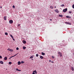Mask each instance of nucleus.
<instances>
[{
    "mask_svg": "<svg viewBox=\"0 0 74 74\" xmlns=\"http://www.w3.org/2000/svg\"><path fill=\"white\" fill-rule=\"evenodd\" d=\"M64 5L63 4V5H61V6H62V7H64Z\"/></svg>",
    "mask_w": 74,
    "mask_h": 74,
    "instance_id": "28",
    "label": "nucleus"
},
{
    "mask_svg": "<svg viewBox=\"0 0 74 74\" xmlns=\"http://www.w3.org/2000/svg\"><path fill=\"white\" fill-rule=\"evenodd\" d=\"M50 21H52V19H50Z\"/></svg>",
    "mask_w": 74,
    "mask_h": 74,
    "instance_id": "39",
    "label": "nucleus"
},
{
    "mask_svg": "<svg viewBox=\"0 0 74 74\" xmlns=\"http://www.w3.org/2000/svg\"><path fill=\"white\" fill-rule=\"evenodd\" d=\"M13 41H15V39L14 38H12Z\"/></svg>",
    "mask_w": 74,
    "mask_h": 74,
    "instance_id": "37",
    "label": "nucleus"
},
{
    "mask_svg": "<svg viewBox=\"0 0 74 74\" xmlns=\"http://www.w3.org/2000/svg\"><path fill=\"white\" fill-rule=\"evenodd\" d=\"M0 8H2V7L1 6V7H0Z\"/></svg>",
    "mask_w": 74,
    "mask_h": 74,
    "instance_id": "42",
    "label": "nucleus"
},
{
    "mask_svg": "<svg viewBox=\"0 0 74 74\" xmlns=\"http://www.w3.org/2000/svg\"><path fill=\"white\" fill-rule=\"evenodd\" d=\"M7 50L9 51H10V52H13V50L12 49H11L10 48L8 49Z\"/></svg>",
    "mask_w": 74,
    "mask_h": 74,
    "instance_id": "2",
    "label": "nucleus"
},
{
    "mask_svg": "<svg viewBox=\"0 0 74 74\" xmlns=\"http://www.w3.org/2000/svg\"><path fill=\"white\" fill-rule=\"evenodd\" d=\"M56 8V6H55V7H54V8Z\"/></svg>",
    "mask_w": 74,
    "mask_h": 74,
    "instance_id": "41",
    "label": "nucleus"
},
{
    "mask_svg": "<svg viewBox=\"0 0 74 74\" xmlns=\"http://www.w3.org/2000/svg\"><path fill=\"white\" fill-rule=\"evenodd\" d=\"M52 58L53 59L55 58V57H53V56H52Z\"/></svg>",
    "mask_w": 74,
    "mask_h": 74,
    "instance_id": "34",
    "label": "nucleus"
},
{
    "mask_svg": "<svg viewBox=\"0 0 74 74\" xmlns=\"http://www.w3.org/2000/svg\"><path fill=\"white\" fill-rule=\"evenodd\" d=\"M0 63H1V64H3V62L1 61L0 62Z\"/></svg>",
    "mask_w": 74,
    "mask_h": 74,
    "instance_id": "19",
    "label": "nucleus"
},
{
    "mask_svg": "<svg viewBox=\"0 0 74 74\" xmlns=\"http://www.w3.org/2000/svg\"><path fill=\"white\" fill-rule=\"evenodd\" d=\"M59 17H63V15H62L59 14Z\"/></svg>",
    "mask_w": 74,
    "mask_h": 74,
    "instance_id": "17",
    "label": "nucleus"
},
{
    "mask_svg": "<svg viewBox=\"0 0 74 74\" xmlns=\"http://www.w3.org/2000/svg\"><path fill=\"white\" fill-rule=\"evenodd\" d=\"M42 55H45V53H44L43 52L42 53Z\"/></svg>",
    "mask_w": 74,
    "mask_h": 74,
    "instance_id": "22",
    "label": "nucleus"
},
{
    "mask_svg": "<svg viewBox=\"0 0 74 74\" xmlns=\"http://www.w3.org/2000/svg\"><path fill=\"white\" fill-rule=\"evenodd\" d=\"M58 54H59V55L60 56V57H62V53L60 52H58Z\"/></svg>",
    "mask_w": 74,
    "mask_h": 74,
    "instance_id": "1",
    "label": "nucleus"
},
{
    "mask_svg": "<svg viewBox=\"0 0 74 74\" xmlns=\"http://www.w3.org/2000/svg\"><path fill=\"white\" fill-rule=\"evenodd\" d=\"M20 25H21L20 24H19L18 25V26H20Z\"/></svg>",
    "mask_w": 74,
    "mask_h": 74,
    "instance_id": "36",
    "label": "nucleus"
},
{
    "mask_svg": "<svg viewBox=\"0 0 74 74\" xmlns=\"http://www.w3.org/2000/svg\"><path fill=\"white\" fill-rule=\"evenodd\" d=\"M66 17L67 18H71V17H70V16H66Z\"/></svg>",
    "mask_w": 74,
    "mask_h": 74,
    "instance_id": "15",
    "label": "nucleus"
},
{
    "mask_svg": "<svg viewBox=\"0 0 74 74\" xmlns=\"http://www.w3.org/2000/svg\"><path fill=\"white\" fill-rule=\"evenodd\" d=\"M10 37H12V38H13V36H12V35L10 34Z\"/></svg>",
    "mask_w": 74,
    "mask_h": 74,
    "instance_id": "25",
    "label": "nucleus"
},
{
    "mask_svg": "<svg viewBox=\"0 0 74 74\" xmlns=\"http://www.w3.org/2000/svg\"><path fill=\"white\" fill-rule=\"evenodd\" d=\"M32 60H33V59H32Z\"/></svg>",
    "mask_w": 74,
    "mask_h": 74,
    "instance_id": "43",
    "label": "nucleus"
},
{
    "mask_svg": "<svg viewBox=\"0 0 74 74\" xmlns=\"http://www.w3.org/2000/svg\"><path fill=\"white\" fill-rule=\"evenodd\" d=\"M72 12H70V11L69 12V13H70V14Z\"/></svg>",
    "mask_w": 74,
    "mask_h": 74,
    "instance_id": "33",
    "label": "nucleus"
},
{
    "mask_svg": "<svg viewBox=\"0 0 74 74\" xmlns=\"http://www.w3.org/2000/svg\"><path fill=\"white\" fill-rule=\"evenodd\" d=\"M16 54L14 56H11L9 58V59H11V58H13V57H14V56H16Z\"/></svg>",
    "mask_w": 74,
    "mask_h": 74,
    "instance_id": "10",
    "label": "nucleus"
},
{
    "mask_svg": "<svg viewBox=\"0 0 74 74\" xmlns=\"http://www.w3.org/2000/svg\"><path fill=\"white\" fill-rule=\"evenodd\" d=\"M2 58V56H0V59H1Z\"/></svg>",
    "mask_w": 74,
    "mask_h": 74,
    "instance_id": "32",
    "label": "nucleus"
},
{
    "mask_svg": "<svg viewBox=\"0 0 74 74\" xmlns=\"http://www.w3.org/2000/svg\"><path fill=\"white\" fill-rule=\"evenodd\" d=\"M5 35H8V33H7V32H5Z\"/></svg>",
    "mask_w": 74,
    "mask_h": 74,
    "instance_id": "24",
    "label": "nucleus"
},
{
    "mask_svg": "<svg viewBox=\"0 0 74 74\" xmlns=\"http://www.w3.org/2000/svg\"><path fill=\"white\" fill-rule=\"evenodd\" d=\"M33 72H35V73H36V74H37V72L36 70H35V71H33Z\"/></svg>",
    "mask_w": 74,
    "mask_h": 74,
    "instance_id": "20",
    "label": "nucleus"
},
{
    "mask_svg": "<svg viewBox=\"0 0 74 74\" xmlns=\"http://www.w3.org/2000/svg\"><path fill=\"white\" fill-rule=\"evenodd\" d=\"M21 64V62L18 61V65H20Z\"/></svg>",
    "mask_w": 74,
    "mask_h": 74,
    "instance_id": "6",
    "label": "nucleus"
},
{
    "mask_svg": "<svg viewBox=\"0 0 74 74\" xmlns=\"http://www.w3.org/2000/svg\"><path fill=\"white\" fill-rule=\"evenodd\" d=\"M36 57H38V54H36Z\"/></svg>",
    "mask_w": 74,
    "mask_h": 74,
    "instance_id": "31",
    "label": "nucleus"
},
{
    "mask_svg": "<svg viewBox=\"0 0 74 74\" xmlns=\"http://www.w3.org/2000/svg\"><path fill=\"white\" fill-rule=\"evenodd\" d=\"M68 10V9L67 8H65V9H64V10H63V12H66V11Z\"/></svg>",
    "mask_w": 74,
    "mask_h": 74,
    "instance_id": "3",
    "label": "nucleus"
},
{
    "mask_svg": "<svg viewBox=\"0 0 74 74\" xmlns=\"http://www.w3.org/2000/svg\"><path fill=\"white\" fill-rule=\"evenodd\" d=\"M50 8H51L52 9H53V7L52 6H51L50 7Z\"/></svg>",
    "mask_w": 74,
    "mask_h": 74,
    "instance_id": "21",
    "label": "nucleus"
},
{
    "mask_svg": "<svg viewBox=\"0 0 74 74\" xmlns=\"http://www.w3.org/2000/svg\"><path fill=\"white\" fill-rule=\"evenodd\" d=\"M25 63V62H24L23 61H21V63Z\"/></svg>",
    "mask_w": 74,
    "mask_h": 74,
    "instance_id": "30",
    "label": "nucleus"
},
{
    "mask_svg": "<svg viewBox=\"0 0 74 74\" xmlns=\"http://www.w3.org/2000/svg\"><path fill=\"white\" fill-rule=\"evenodd\" d=\"M16 50H18V49H19V48H18V47H17V48H16Z\"/></svg>",
    "mask_w": 74,
    "mask_h": 74,
    "instance_id": "29",
    "label": "nucleus"
},
{
    "mask_svg": "<svg viewBox=\"0 0 74 74\" xmlns=\"http://www.w3.org/2000/svg\"><path fill=\"white\" fill-rule=\"evenodd\" d=\"M40 58H41V59H42L43 58V57H42V56H40Z\"/></svg>",
    "mask_w": 74,
    "mask_h": 74,
    "instance_id": "16",
    "label": "nucleus"
},
{
    "mask_svg": "<svg viewBox=\"0 0 74 74\" xmlns=\"http://www.w3.org/2000/svg\"><path fill=\"white\" fill-rule=\"evenodd\" d=\"M65 23H66V24H69V25H71V23L70 22H66Z\"/></svg>",
    "mask_w": 74,
    "mask_h": 74,
    "instance_id": "5",
    "label": "nucleus"
},
{
    "mask_svg": "<svg viewBox=\"0 0 74 74\" xmlns=\"http://www.w3.org/2000/svg\"><path fill=\"white\" fill-rule=\"evenodd\" d=\"M6 70H7V69H6Z\"/></svg>",
    "mask_w": 74,
    "mask_h": 74,
    "instance_id": "44",
    "label": "nucleus"
},
{
    "mask_svg": "<svg viewBox=\"0 0 74 74\" xmlns=\"http://www.w3.org/2000/svg\"><path fill=\"white\" fill-rule=\"evenodd\" d=\"M26 48V47H25L24 46L23 47V49H25Z\"/></svg>",
    "mask_w": 74,
    "mask_h": 74,
    "instance_id": "18",
    "label": "nucleus"
},
{
    "mask_svg": "<svg viewBox=\"0 0 74 74\" xmlns=\"http://www.w3.org/2000/svg\"><path fill=\"white\" fill-rule=\"evenodd\" d=\"M9 64H12V62H9Z\"/></svg>",
    "mask_w": 74,
    "mask_h": 74,
    "instance_id": "23",
    "label": "nucleus"
},
{
    "mask_svg": "<svg viewBox=\"0 0 74 74\" xmlns=\"http://www.w3.org/2000/svg\"><path fill=\"white\" fill-rule=\"evenodd\" d=\"M9 23H10V24H12L13 23V21L12 20H10L9 21Z\"/></svg>",
    "mask_w": 74,
    "mask_h": 74,
    "instance_id": "4",
    "label": "nucleus"
},
{
    "mask_svg": "<svg viewBox=\"0 0 74 74\" xmlns=\"http://www.w3.org/2000/svg\"><path fill=\"white\" fill-rule=\"evenodd\" d=\"M33 72V73H32V74H35V72Z\"/></svg>",
    "mask_w": 74,
    "mask_h": 74,
    "instance_id": "35",
    "label": "nucleus"
},
{
    "mask_svg": "<svg viewBox=\"0 0 74 74\" xmlns=\"http://www.w3.org/2000/svg\"><path fill=\"white\" fill-rule=\"evenodd\" d=\"M72 8L74 9V4H73V5Z\"/></svg>",
    "mask_w": 74,
    "mask_h": 74,
    "instance_id": "27",
    "label": "nucleus"
},
{
    "mask_svg": "<svg viewBox=\"0 0 74 74\" xmlns=\"http://www.w3.org/2000/svg\"><path fill=\"white\" fill-rule=\"evenodd\" d=\"M71 69H72V70L73 71L74 70V68L73 67H71Z\"/></svg>",
    "mask_w": 74,
    "mask_h": 74,
    "instance_id": "14",
    "label": "nucleus"
},
{
    "mask_svg": "<svg viewBox=\"0 0 74 74\" xmlns=\"http://www.w3.org/2000/svg\"><path fill=\"white\" fill-rule=\"evenodd\" d=\"M55 11L56 12H57V13H59V10H58V9L55 10Z\"/></svg>",
    "mask_w": 74,
    "mask_h": 74,
    "instance_id": "13",
    "label": "nucleus"
},
{
    "mask_svg": "<svg viewBox=\"0 0 74 74\" xmlns=\"http://www.w3.org/2000/svg\"><path fill=\"white\" fill-rule=\"evenodd\" d=\"M51 61L50 60H49V62H51Z\"/></svg>",
    "mask_w": 74,
    "mask_h": 74,
    "instance_id": "40",
    "label": "nucleus"
},
{
    "mask_svg": "<svg viewBox=\"0 0 74 74\" xmlns=\"http://www.w3.org/2000/svg\"><path fill=\"white\" fill-rule=\"evenodd\" d=\"M12 7H13V8H15V6L13 5Z\"/></svg>",
    "mask_w": 74,
    "mask_h": 74,
    "instance_id": "26",
    "label": "nucleus"
},
{
    "mask_svg": "<svg viewBox=\"0 0 74 74\" xmlns=\"http://www.w3.org/2000/svg\"><path fill=\"white\" fill-rule=\"evenodd\" d=\"M23 44H26V42L25 40H23Z\"/></svg>",
    "mask_w": 74,
    "mask_h": 74,
    "instance_id": "12",
    "label": "nucleus"
},
{
    "mask_svg": "<svg viewBox=\"0 0 74 74\" xmlns=\"http://www.w3.org/2000/svg\"><path fill=\"white\" fill-rule=\"evenodd\" d=\"M73 54H74V53H73Z\"/></svg>",
    "mask_w": 74,
    "mask_h": 74,
    "instance_id": "45",
    "label": "nucleus"
},
{
    "mask_svg": "<svg viewBox=\"0 0 74 74\" xmlns=\"http://www.w3.org/2000/svg\"><path fill=\"white\" fill-rule=\"evenodd\" d=\"M51 63H54V62L51 61Z\"/></svg>",
    "mask_w": 74,
    "mask_h": 74,
    "instance_id": "38",
    "label": "nucleus"
},
{
    "mask_svg": "<svg viewBox=\"0 0 74 74\" xmlns=\"http://www.w3.org/2000/svg\"><path fill=\"white\" fill-rule=\"evenodd\" d=\"M34 57V55H32L29 58V59H31V58H33Z\"/></svg>",
    "mask_w": 74,
    "mask_h": 74,
    "instance_id": "8",
    "label": "nucleus"
},
{
    "mask_svg": "<svg viewBox=\"0 0 74 74\" xmlns=\"http://www.w3.org/2000/svg\"><path fill=\"white\" fill-rule=\"evenodd\" d=\"M4 20H5V21L7 20V16H4Z\"/></svg>",
    "mask_w": 74,
    "mask_h": 74,
    "instance_id": "7",
    "label": "nucleus"
},
{
    "mask_svg": "<svg viewBox=\"0 0 74 74\" xmlns=\"http://www.w3.org/2000/svg\"><path fill=\"white\" fill-rule=\"evenodd\" d=\"M16 71H21V70H19V69H18V68H17L16 69Z\"/></svg>",
    "mask_w": 74,
    "mask_h": 74,
    "instance_id": "11",
    "label": "nucleus"
},
{
    "mask_svg": "<svg viewBox=\"0 0 74 74\" xmlns=\"http://www.w3.org/2000/svg\"><path fill=\"white\" fill-rule=\"evenodd\" d=\"M4 60H7V57H5L4 58Z\"/></svg>",
    "mask_w": 74,
    "mask_h": 74,
    "instance_id": "9",
    "label": "nucleus"
}]
</instances>
